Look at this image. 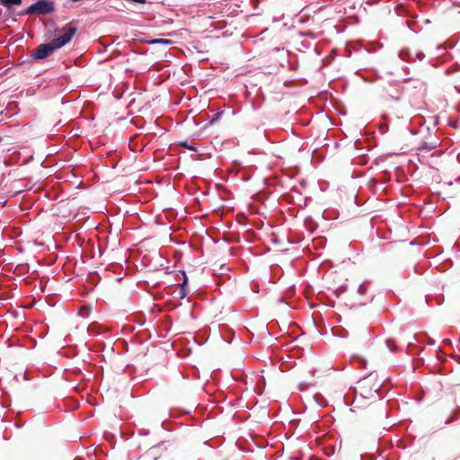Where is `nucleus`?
<instances>
[{
  "label": "nucleus",
  "instance_id": "1",
  "mask_svg": "<svg viewBox=\"0 0 460 460\" xmlns=\"http://www.w3.org/2000/svg\"><path fill=\"white\" fill-rule=\"evenodd\" d=\"M55 2L53 0H38L30 5L26 10L21 13L24 14L46 15L54 13Z\"/></svg>",
  "mask_w": 460,
  "mask_h": 460
},
{
  "label": "nucleus",
  "instance_id": "2",
  "mask_svg": "<svg viewBox=\"0 0 460 460\" xmlns=\"http://www.w3.org/2000/svg\"><path fill=\"white\" fill-rule=\"evenodd\" d=\"M76 31V27L68 23L62 29L63 33L59 37L53 39L51 42L56 47V49H58L72 40Z\"/></svg>",
  "mask_w": 460,
  "mask_h": 460
},
{
  "label": "nucleus",
  "instance_id": "3",
  "mask_svg": "<svg viewBox=\"0 0 460 460\" xmlns=\"http://www.w3.org/2000/svg\"><path fill=\"white\" fill-rule=\"evenodd\" d=\"M56 49V47L51 41L47 44H40L31 54V58L33 59H43L49 57Z\"/></svg>",
  "mask_w": 460,
  "mask_h": 460
},
{
  "label": "nucleus",
  "instance_id": "4",
  "mask_svg": "<svg viewBox=\"0 0 460 460\" xmlns=\"http://www.w3.org/2000/svg\"><path fill=\"white\" fill-rule=\"evenodd\" d=\"M384 98L387 100L398 101L402 93V87L399 84H389L384 89Z\"/></svg>",
  "mask_w": 460,
  "mask_h": 460
},
{
  "label": "nucleus",
  "instance_id": "5",
  "mask_svg": "<svg viewBox=\"0 0 460 460\" xmlns=\"http://www.w3.org/2000/svg\"><path fill=\"white\" fill-rule=\"evenodd\" d=\"M399 56L404 61H415V58H414L412 53H411L410 50H408V49L401 50Z\"/></svg>",
  "mask_w": 460,
  "mask_h": 460
},
{
  "label": "nucleus",
  "instance_id": "6",
  "mask_svg": "<svg viewBox=\"0 0 460 460\" xmlns=\"http://www.w3.org/2000/svg\"><path fill=\"white\" fill-rule=\"evenodd\" d=\"M1 3L7 8L11 5H20L22 4V0H0Z\"/></svg>",
  "mask_w": 460,
  "mask_h": 460
},
{
  "label": "nucleus",
  "instance_id": "7",
  "mask_svg": "<svg viewBox=\"0 0 460 460\" xmlns=\"http://www.w3.org/2000/svg\"><path fill=\"white\" fill-rule=\"evenodd\" d=\"M150 44H164L169 45L172 43V40H164V39H155L149 42Z\"/></svg>",
  "mask_w": 460,
  "mask_h": 460
},
{
  "label": "nucleus",
  "instance_id": "8",
  "mask_svg": "<svg viewBox=\"0 0 460 460\" xmlns=\"http://www.w3.org/2000/svg\"><path fill=\"white\" fill-rule=\"evenodd\" d=\"M385 343L390 351L394 352L396 350L397 347L395 346V341L393 339H387Z\"/></svg>",
  "mask_w": 460,
  "mask_h": 460
},
{
  "label": "nucleus",
  "instance_id": "9",
  "mask_svg": "<svg viewBox=\"0 0 460 460\" xmlns=\"http://www.w3.org/2000/svg\"><path fill=\"white\" fill-rule=\"evenodd\" d=\"M181 275L182 276V283L181 284L183 287H187L188 285V278H187V275L185 273V271L181 270L180 271Z\"/></svg>",
  "mask_w": 460,
  "mask_h": 460
},
{
  "label": "nucleus",
  "instance_id": "10",
  "mask_svg": "<svg viewBox=\"0 0 460 460\" xmlns=\"http://www.w3.org/2000/svg\"><path fill=\"white\" fill-rule=\"evenodd\" d=\"M414 85L413 87L414 88H418L420 91H423L424 90V84L420 81H415L413 82Z\"/></svg>",
  "mask_w": 460,
  "mask_h": 460
},
{
  "label": "nucleus",
  "instance_id": "11",
  "mask_svg": "<svg viewBox=\"0 0 460 460\" xmlns=\"http://www.w3.org/2000/svg\"><path fill=\"white\" fill-rule=\"evenodd\" d=\"M188 291L186 290V287H183L181 285V288L179 291L180 298H184L187 296Z\"/></svg>",
  "mask_w": 460,
  "mask_h": 460
},
{
  "label": "nucleus",
  "instance_id": "12",
  "mask_svg": "<svg viewBox=\"0 0 460 460\" xmlns=\"http://www.w3.org/2000/svg\"><path fill=\"white\" fill-rule=\"evenodd\" d=\"M358 293L359 295H365L367 293V288H366V285L365 284H361L358 288Z\"/></svg>",
  "mask_w": 460,
  "mask_h": 460
},
{
  "label": "nucleus",
  "instance_id": "13",
  "mask_svg": "<svg viewBox=\"0 0 460 460\" xmlns=\"http://www.w3.org/2000/svg\"><path fill=\"white\" fill-rule=\"evenodd\" d=\"M424 58H425V54L422 51H418L414 56L415 60L416 59L422 60Z\"/></svg>",
  "mask_w": 460,
  "mask_h": 460
},
{
  "label": "nucleus",
  "instance_id": "14",
  "mask_svg": "<svg viewBox=\"0 0 460 460\" xmlns=\"http://www.w3.org/2000/svg\"><path fill=\"white\" fill-rule=\"evenodd\" d=\"M181 146L186 147V148H188V149H190V150H193V151L196 150V148L193 146L188 145L186 142L181 143Z\"/></svg>",
  "mask_w": 460,
  "mask_h": 460
},
{
  "label": "nucleus",
  "instance_id": "15",
  "mask_svg": "<svg viewBox=\"0 0 460 460\" xmlns=\"http://www.w3.org/2000/svg\"><path fill=\"white\" fill-rule=\"evenodd\" d=\"M345 290H346V287H345V286H342V287L339 288L335 291V293H336L337 296H340V294H341V293H342V292H344Z\"/></svg>",
  "mask_w": 460,
  "mask_h": 460
},
{
  "label": "nucleus",
  "instance_id": "16",
  "mask_svg": "<svg viewBox=\"0 0 460 460\" xmlns=\"http://www.w3.org/2000/svg\"><path fill=\"white\" fill-rule=\"evenodd\" d=\"M370 379L369 378H366L362 381V386L361 388L364 389L366 386H367L368 383H369Z\"/></svg>",
  "mask_w": 460,
  "mask_h": 460
},
{
  "label": "nucleus",
  "instance_id": "17",
  "mask_svg": "<svg viewBox=\"0 0 460 460\" xmlns=\"http://www.w3.org/2000/svg\"><path fill=\"white\" fill-rule=\"evenodd\" d=\"M220 116V113H217L215 115V118H213V119L211 120V122H214L215 120H217L218 119V117Z\"/></svg>",
  "mask_w": 460,
  "mask_h": 460
},
{
  "label": "nucleus",
  "instance_id": "18",
  "mask_svg": "<svg viewBox=\"0 0 460 460\" xmlns=\"http://www.w3.org/2000/svg\"><path fill=\"white\" fill-rule=\"evenodd\" d=\"M379 387H380L379 385H376V388H375V390H374V392H375L376 394H378Z\"/></svg>",
  "mask_w": 460,
  "mask_h": 460
},
{
  "label": "nucleus",
  "instance_id": "19",
  "mask_svg": "<svg viewBox=\"0 0 460 460\" xmlns=\"http://www.w3.org/2000/svg\"><path fill=\"white\" fill-rule=\"evenodd\" d=\"M451 421H452V420H451V419H447V420H446V424H448V423H450Z\"/></svg>",
  "mask_w": 460,
  "mask_h": 460
},
{
  "label": "nucleus",
  "instance_id": "20",
  "mask_svg": "<svg viewBox=\"0 0 460 460\" xmlns=\"http://www.w3.org/2000/svg\"><path fill=\"white\" fill-rule=\"evenodd\" d=\"M423 149H427V150H430L431 147H428V146L425 145V146L423 147Z\"/></svg>",
  "mask_w": 460,
  "mask_h": 460
}]
</instances>
